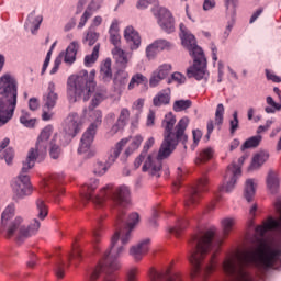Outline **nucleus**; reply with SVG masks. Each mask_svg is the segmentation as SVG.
Masks as SVG:
<instances>
[{
	"instance_id": "obj_13",
	"label": "nucleus",
	"mask_w": 281,
	"mask_h": 281,
	"mask_svg": "<svg viewBox=\"0 0 281 281\" xmlns=\"http://www.w3.org/2000/svg\"><path fill=\"white\" fill-rule=\"evenodd\" d=\"M100 125L98 123H92L83 133L79 147L78 154L85 155L87 159H91V157H95V150L91 146L93 144V139H95V133L98 132V127Z\"/></svg>"
},
{
	"instance_id": "obj_53",
	"label": "nucleus",
	"mask_w": 281,
	"mask_h": 281,
	"mask_svg": "<svg viewBox=\"0 0 281 281\" xmlns=\"http://www.w3.org/2000/svg\"><path fill=\"white\" fill-rule=\"evenodd\" d=\"M91 16H93V12L91 11V8L88 7L79 21V24H78L79 30H82V27L87 25V21H89Z\"/></svg>"
},
{
	"instance_id": "obj_48",
	"label": "nucleus",
	"mask_w": 281,
	"mask_h": 281,
	"mask_svg": "<svg viewBox=\"0 0 281 281\" xmlns=\"http://www.w3.org/2000/svg\"><path fill=\"white\" fill-rule=\"evenodd\" d=\"M154 71L157 72L162 80H166V78L170 76V71H172V66L170 64H162Z\"/></svg>"
},
{
	"instance_id": "obj_8",
	"label": "nucleus",
	"mask_w": 281,
	"mask_h": 281,
	"mask_svg": "<svg viewBox=\"0 0 281 281\" xmlns=\"http://www.w3.org/2000/svg\"><path fill=\"white\" fill-rule=\"evenodd\" d=\"M95 91V70L90 74L87 70H80L71 75L67 80V95L69 102H78L82 98L87 102L91 93Z\"/></svg>"
},
{
	"instance_id": "obj_51",
	"label": "nucleus",
	"mask_w": 281,
	"mask_h": 281,
	"mask_svg": "<svg viewBox=\"0 0 281 281\" xmlns=\"http://www.w3.org/2000/svg\"><path fill=\"white\" fill-rule=\"evenodd\" d=\"M154 45H156L158 52H164L172 47V43H170L168 40H156Z\"/></svg>"
},
{
	"instance_id": "obj_57",
	"label": "nucleus",
	"mask_w": 281,
	"mask_h": 281,
	"mask_svg": "<svg viewBox=\"0 0 281 281\" xmlns=\"http://www.w3.org/2000/svg\"><path fill=\"white\" fill-rule=\"evenodd\" d=\"M161 80H164L162 77L154 71L149 79V87L151 89H155V87H159V82H161Z\"/></svg>"
},
{
	"instance_id": "obj_24",
	"label": "nucleus",
	"mask_w": 281,
	"mask_h": 281,
	"mask_svg": "<svg viewBox=\"0 0 281 281\" xmlns=\"http://www.w3.org/2000/svg\"><path fill=\"white\" fill-rule=\"evenodd\" d=\"M112 55L121 69H126V67H128V61L133 58V53H126L124 49L120 48V46L112 49Z\"/></svg>"
},
{
	"instance_id": "obj_25",
	"label": "nucleus",
	"mask_w": 281,
	"mask_h": 281,
	"mask_svg": "<svg viewBox=\"0 0 281 281\" xmlns=\"http://www.w3.org/2000/svg\"><path fill=\"white\" fill-rule=\"evenodd\" d=\"M150 281H181V274H171L170 270H166L162 273L157 272L154 268L149 270Z\"/></svg>"
},
{
	"instance_id": "obj_31",
	"label": "nucleus",
	"mask_w": 281,
	"mask_h": 281,
	"mask_svg": "<svg viewBox=\"0 0 281 281\" xmlns=\"http://www.w3.org/2000/svg\"><path fill=\"white\" fill-rule=\"evenodd\" d=\"M26 25L27 23H31V33L32 34H36V32H38V30L41 29V24L43 23V15H37L36 16V11H32L26 20Z\"/></svg>"
},
{
	"instance_id": "obj_9",
	"label": "nucleus",
	"mask_w": 281,
	"mask_h": 281,
	"mask_svg": "<svg viewBox=\"0 0 281 281\" xmlns=\"http://www.w3.org/2000/svg\"><path fill=\"white\" fill-rule=\"evenodd\" d=\"M182 45L188 49L193 58V65L187 69V77L194 80H207L210 71H207V58L201 46L196 45V37L189 34L182 38Z\"/></svg>"
},
{
	"instance_id": "obj_35",
	"label": "nucleus",
	"mask_w": 281,
	"mask_h": 281,
	"mask_svg": "<svg viewBox=\"0 0 281 281\" xmlns=\"http://www.w3.org/2000/svg\"><path fill=\"white\" fill-rule=\"evenodd\" d=\"M100 77L104 82H110L113 78V70L111 69V59H105L104 63L101 65L100 69Z\"/></svg>"
},
{
	"instance_id": "obj_45",
	"label": "nucleus",
	"mask_w": 281,
	"mask_h": 281,
	"mask_svg": "<svg viewBox=\"0 0 281 281\" xmlns=\"http://www.w3.org/2000/svg\"><path fill=\"white\" fill-rule=\"evenodd\" d=\"M20 122L26 128H34V126H36V119H30V114L25 110H22V115L20 116Z\"/></svg>"
},
{
	"instance_id": "obj_16",
	"label": "nucleus",
	"mask_w": 281,
	"mask_h": 281,
	"mask_svg": "<svg viewBox=\"0 0 281 281\" xmlns=\"http://www.w3.org/2000/svg\"><path fill=\"white\" fill-rule=\"evenodd\" d=\"M151 12L162 32H166V34L175 32V16H172L170 10L164 7H154Z\"/></svg>"
},
{
	"instance_id": "obj_43",
	"label": "nucleus",
	"mask_w": 281,
	"mask_h": 281,
	"mask_svg": "<svg viewBox=\"0 0 281 281\" xmlns=\"http://www.w3.org/2000/svg\"><path fill=\"white\" fill-rule=\"evenodd\" d=\"M82 258H85V256L82 255V249L76 247V248H72V250L68 257V260L72 265H78V263L82 262Z\"/></svg>"
},
{
	"instance_id": "obj_6",
	"label": "nucleus",
	"mask_w": 281,
	"mask_h": 281,
	"mask_svg": "<svg viewBox=\"0 0 281 281\" xmlns=\"http://www.w3.org/2000/svg\"><path fill=\"white\" fill-rule=\"evenodd\" d=\"M19 102V85L10 75L0 78V128L5 126L16 111Z\"/></svg>"
},
{
	"instance_id": "obj_38",
	"label": "nucleus",
	"mask_w": 281,
	"mask_h": 281,
	"mask_svg": "<svg viewBox=\"0 0 281 281\" xmlns=\"http://www.w3.org/2000/svg\"><path fill=\"white\" fill-rule=\"evenodd\" d=\"M186 227H188V220L180 218L178 220L177 224L173 227L169 228V234H173L176 238H179V236H181V233L183 232V229H186Z\"/></svg>"
},
{
	"instance_id": "obj_41",
	"label": "nucleus",
	"mask_w": 281,
	"mask_h": 281,
	"mask_svg": "<svg viewBox=\"0 0 281 281\" xmlns=\"http://www.w3.org/2000/svg\"><path fill=\"white\" fill-rule=\"evenodd\" d=\"M99 56H100V44H97L93 47V50H92L91 55H87L85 57V66L86 67H91L95 63V60H98Z\"/></svg>"
},
{
	"instance_id": "obj_1",
	"label": "nucleus",
	"mask_w": 281,
	"mask_h": 281,
	"mask_svg": "<svg viewBox=\"0 0 281 281\" xmlns=\"http://www.w3.org/2000/svg\"><path fill=\"white\" fill-rule=\"evenodd\" d=\"M99 186L98 179H92L85 184L82 187L81 201L82 203L92 201L98 207H102L104 201H112L113 210L116 211L115 227L119 231L115 232L111 239V247H115L117 243H121V246H126L131 240V233L135 229V225L139 223V213L130 214L127 223L124 222V215L126 214L124 210L131 205V189L126 186L113 189L112 184H108L97 195H93Z\"/></svg>"
},
{
	"instance_id": "obj_33",
	"label": "nucleus",
	"mask_w": 281,
	"mask_h": 281,
	"mask_svg": "<svg viewBox=\"0 0 281 281\" xmlns=\"http://www.w3.org/2000/svg\"><path fill=\"white\" fill-rule=\"evenodd\" d=\"M214 157V148L206 147L202 149L199 156L195 158L196 166H201V164H207Z\"/></svg>"
},
{
	"instance_id": "obj_46",
	"label": "nucleus",
	"mask_w": 281,
	"mask_h": 281,
	"mask_svg": "<svg viewBox=\"0 0 281 281\" xmlns=\"http://www.w3.org/2000/svg\"><path fill=\"white\" fill-rule=\"evenodd\" d=\"M60 139V134H55L50 142V157L52 159H58L60 157V147L55 145V142Z\"/></svg>"
},
{
	"instance_id": "obj_29",
	"label": "nucleus",
	"mask_w": 281,
	"mask_h": 281,
	"mask_svg": "<svg viewBox=\"0 0 281 281\" xmlns=\"http://www.w3.org/2000/svg\"><path fill=\"white\" fill-rule=\"evenodd\" d=\"M130 256L133 257V259L136 262H139L144 256H147V254H151V256H155L156 251L155 250H149L148 247H131L128 249Z\"/></svg>"
},
{
	"instance_id": "obj_17",
	"label": "nucleus",
	"mask_w": 281,
	"mask_h": 281,
	"mask_svg": "<svg viewBox=\"0 0 281 281\" xmlns=\"http://www.w3.org/2000/svg\"><path fill=\"white\" fill-rule=\"evenodd\" d=\"M126 144H128V138H123L115 145L114 148L110 150V155L106 160L108 166L104 165V162H97L94 165V175H106V170H109L110 166H113V164H115V160L117 159V157H120V153H122V148H124Z\"/></svg>"
},
{
	"instance_id": "obj_64",
	"label": "nucleus",
	"mask_w": 281,
	"mask_h": 281,
	"mask_svg": "<svg viewBox=\"0 0 281 281\" xmlns=\"http://www.w3.org/2000/svg\"><path fill=\"white\" fill-rule=\"evenodd\" d=\"M266 77L268 78V80H271L272 82H281V77H278V75L273 74L269 69H266Z\"/></svg>"
},
{
	"instance_id": "obj_36",
	"label": "nucleus",
	"mask_w": 281,
	"mask_h": 281,
	"mask_svg": "<svg viewBox=\"0 0 281 281\" xmlns=\"http://www.w3.org/2000/svg\"><path fill=\"white\" fill-rule=\"evenodd\" d=\"M269 159V153L261 151L259 154H256L252 158V162L249 166V170H256L262 166L267 160Z\"/></svg>"
},
{
	"instance_id": "obj_28",
	"label": "nucleus",
	"mask_w": 281,
	"mask_h": 281,
	"mask_svg": "<svg viewBox=\"0 0 281 281\" xmlns=\"http://www.w3.org/2000/svg\"><path fill=\"white\" fill-rule=\"evenodd\" d=\"M109 34H110V43L114 45V47H119L122 36L120 35V23L117 20H113L110 29H109Z\"/></svg>"
},
{
	"instance_id": "obj_4",
	"label": "nucleus",
	"mask_w": 281,
	"mask_h": 281,
	"mask_svg": "<svg viewBox=\"0 0 281 281\" xmlns=\"http://www.w3.org/2000/svg\"><path fill=\"white\" fill-rule=\"evenodd\" d=\"M16 212V206L14 203L9 204L1 213L0 220V232H4L7 238H12L14 236L16 229H19L16 236V243L22 245L25 243L27 238H32L35 234L41 229V222L34 220L29 226H21L23 224V217L18 216L14 218V214ZM12 218H14L12 221Z\"/></svg>"
},
{
	"instance_id": "obj_49",
	"label": "nucleus",
	"mask_w": 281,
	"mask_h": 281,
	"mask_svg": "<svg viewBox=\"0 0 281 281\" xmlns=\"http://www.w3.org/2000/svg\"><path fill=\"white\" fill-rule=\"evenodd\" d=\"M224 115H225V106L223 105V103H220L217 104L216 111H215V124H217V126H222Z\"/></svg>"
},
{
	"instance_id": "obj_26",
	"label": "nucleus",
	"mask_w": 281,
	"mask_h": 281,
	"mask_svg": "<svg viewBox=\"0 0 281 281\" xmlns=\"http://www.w3.org/2000/svg\"><path fill=\"white\" fill-rule=\"evenodd\" d=\"M171 100L170 89L160 90L153 99V105L156 108L168 106Z\"/></svg>"
},
{
	"instance_id": "obj_59",
	"label": "nucleus",
	"mask_w": 281,
	"mask_h": 281,
	"mask_svg": "<svg viewBox=\"0 0 281 281\" xmlns=\"http://www.w3.org/2000/svg\"><path fill=\"white\" fill-rule=\"evenodd\" d=\"M116 80L121 85H126L128 82V72L126 70H120L116 75Z\"/></svg>"
},
{
	"instance_id": "obj_21",
	"label": "nucleus",
	"mask_w": 281,
	"mask_h": 281,
	"mask_svg": "<svg viewBox=\"0 0 281 281\" xmlns=\"http://www.w3.org/2000/svg\"><path fill=\"white\" fill-rule=\"evenodd\" d=\"M82 130V120L78 113H70L66 119V126L64 131L69 137H76Z\"/></svg>"
},
{
	"instance_id": "obj_27",
	"label": "nucleus",
	"mask_w": 281,
	"mask_h": 281,
	"mask_svg": "<svg viewBox=\"0 0 281 281\" xmlns=\"http://www.w3.org/2000/svg\"><path fill=\"white\" fill-rule=\"evenodd\" d=\"M78 49H80V44L78 42L70 43V45H68L66 48V53H64V63L67 65H74V63H76Z\"/></svg>"
},
{
	"instance_id": "obj_14",
	"label": "nucleus",
	"mask_w": 281,
	"mask_h": 281,
	"mask_svg": "<svg viewBox=\"0 0 281 281\" xmlns=\"http://www.w3.org/2000/svg\"><path fill=\"white\" fill-rule=\"evenodd\" d=\"M245 159H247V156H241L238 159V165L232 164L227 167L226 173L224 176V180L226 181V184L220 187L221 192H232L234 190V187L236 186V181L240 179V176L243 175V171L240 170V166L245 164Z\"/></svg>"
},
{
	"instance_id": "obj_32",
	"label": "nucleus",
	"mask_w": 281,
	"mask_h": 281,
	"mask_svg": "<svg viewBox=\"0 0 281 281\" xmlns=\"http://www.w3.org/2000/svg\"><path fill=\"white\" fill-rule=\"evenodd\" d=\"M130 117L131 112L128 111V109H122L116 124L112 127V133H117L120 128H124V126H126V124L128 123Z\"/></svg>"
},
{
	"instance_id": "obj_20",
	"label": "nucleus",
	"mask_w": 281,
	"mask_h": 281,
	"mask_svg": "<svg viewBox=\"0 0 281 281\" xmlns=\"http://www.w3.org/2000/svg\"><path fill=\"white\" fill-rule=\"evenodd\" d=\"M209 252L210 248L207 247H196L193 248V251H191L189 260L193 267V278L201 273V262L203 261V258L207 256Z\"/></svg>"
},
{
	"instance_id": "obj_54",
	"label": "nucleus",
	"mask_w": 281,
	"mask_h": 281,
	"mask_svg": "<svg viewBox=\"0 0 281 281\" xmlns=\"http://www.w3.org/2000/svg\"><path fill=\"white\" fill-rule=\"evenodd\" d=\"M172 82H178V85H183L186 82V76L181 72H173L171 78L167 80L168 85H172Z\"/></svg>"
},
{
	"instance_id": "obj_52",
	"label": "nucleus",
	"mask_w": 281,
	"mask_h": 281,
	"mask_svg": "<svg viewBox=\"0 0 281 281\" xmlns=\"http://www.w3.org/2000/svg\"><path fill=\"white\" fill-rule=\"evenodd\" d=\"M157 54H159V49L157 48L155 42H153L146 47V56L148 60H153Z\"/></svg>"
},
{
	"instance_id": "obj_50",
	"label": "nucleus",
	"mask_w": 281,
	"mask_h": 281,
	"mask_svg": "<svg viewBox=\"0 0 281 281\" xmlns=\"http://www.w3.org/2000/svg\"><path fill=\"white\" fill-rule=\"evenodd\" d=\"M239 124L240 122L238 121V111H235L233 113V119L229 121V133L231 135H234V133H236V131H238L239 128Z\"/></svg>"
},
{
	"instance_id": "obj_30",
	"label": "nucleus",
	"mask_w": 281,
	"mask_h": 281,
	"mask_svg": "<svg viewBox=\"0 0 281 281\" xmlns=\"http://www.w3.org/2000/svg\"><path fill=\"white\" fill-rule=\"evenodd\" d=\"M267 187L271 194H276L280 188V177L273 170H270L267 176Z\"/></svg>"
},
{
	"instance_id": "obj_5",
	"label": "nucleus",
	"mask_w": 281,
	"mask_h": 281,
	"mask_svg": "<svg viewBox=\"0 0 281 281\" xmlns=\"http://www.w3.org/2000/svg\"><path fill=\"white\" fill-rule=\"evenodd\" d=\"M235 225V217H224L221 220L222 233H218L216 226H210L204 232L192 235L189 243L192 247H223Z\"/></svg>"
},
{
	"instance_id": "obj_15",
	"label": "nucleus",
	"mask_w": 281,
	"mask_h": 281,
	"mask_svg": "<svg viewBox=\"0 0 281 281\" xmlns=\"http://www.w3.org/2000/svg\"><path fill=\"white\" fill-rule=\"evenodd\" d=\"M207 183L210 180L205 176L198 180L196 186L191 188L184 198V207L193 210L201 202L203 192H207Z\"/></svg>"
},
{
	"instance_id": "obj_18",
	"label": "nucleus",
	"mask_w": 281,
	"mask_h": 281,
	"mask_svg": "<svg viewBox=\"0 0 281 281\" xmlns=\"http://www.w3.org/2000/svg\"><path fill=\"white\" fill-rule=\"evenodd\" d=\"M106 91L102 90L101 92H97L91 100V104L85 110L86 115H89L90 120L93 124H102V111L95 110L97 106H100L104 100H106Z\"/></svg>"
},
{
	"instance_id": "obj_40",
	"label": "nucleus",
	"mask_w": 281,
	"mask_h": 281,
	"mask_svg": "<svg viewBox=\"0 0 281 281\" xmlns=\"http://www.w3.org/2000/svg\"><path fill=\"white\" fill-rule=\"evenodd\" d=\"M142 142H144V137L142 135L134 136L131 145L125 150L126 157H128L130 155H133V153H135V150H137V148L142 146Z\"/></svg>"
},
{
	"instance_id": "obj_62",
	"label": "nucleus",
	"mask_w": 281,
	"mask_h": 281,
	"mask_svg": "<svg viewBox=\"0 0 281 281\" xmlns=\"http://www.w3.org/2000/svg\"><path fill=\"white\" fill-rule=\"evenodd\" d=\"M137 273H138L137 268H131V269L127 271L125 281H137Z\"/></svg>"
},
{
	"instance_id": "obj_47",
	"label": "nucleus",
	"mask_w": 281,
	"mask_h": 281,
	"mask_svg": "<svg viewBox=\"0 0 281 281\" xmlns=\"http://www.w3.org/2000/svg\"><path fill=\"white\" fill-rule=\"evenodd\" d=\"M98 38H100V34L94 32L92 29H89L83 38V43H87L91 47L98 43Z\"/></svg>"
},
{
	"instance_id": "obj_12",
	"label": "nucleus",
	"mask_w": 281,
	"mask_h": 281,
	"mask_svg": "<svg viewBox=\"0 0 281 281\" xmlns=\"http://www.w3.org/2000/svg\"><path fill=\"white\" fill-rule=\"evenodd\" d=\"M32 168L34 167H29L26 158V160L23 162L20 175L12 183V189L16 199H25V196H31L32 192H34V189L32 188V182H30V176H27V172H30Z\"/></svg>"
},
{
	"instance_id": "obj_56",
	"label": "nucleus",
	"mask_w": 281,
	"mask_h": 281,
	"mask_svg": "<svg viewBox=\"0 0 281 281\" xmlns=\"http://www.w3.org/2000/svg\"><path fill=\"white\" fill-rule=\"evenodd\" d=\"M93 243L98 245L102 240V225L99 223L92 232Z\"/></svg>"
},
{
	"instance_id": "obj_37",
	"label": "nucleus",
	"mask_w": 281,
	"mask_h": 281,
	"mask_svg": "<svg viewBox=\"0 0 281 281\" xmlns=\"http://www.w3.org/2000/svg\"><path fill=\"white\" fill-rule=\"evenodd\" d=\"M146 82H148V78H146V76H144L142 72H137L131 78L127 89L128 91H133L135 87H139V85H145Z\"/></svg>"
},
{
	"instance_id": "obj_61",
	"label": "nucleus",
	"mask_w": 281,
	"mask_h": 281,
	"mask_svg": "<svg viewBox=\"0 0 281 281\" xmlns=\"http://www.w3.org/2000/svg\"><path fill=\"white\" fill-rule=\"evenodd\" d=\"M153 146H155V137H149L145 142L144 147H143V151L140 154L146 156L148 154V150H150V148H153Z\"/></svg>"
},
{
	"instance_id": "obj_63",
	"label": "nucleus",
	"mask_w": 281,
	"mask_h": 281,
	"mask_svg": "<svg viewBox=\"0 0 281 281\" xmlns=\"http://www.w3.org/2000/svg\"><path fill=\"white\" fill-rule=\"evenodd\" d=\"M192 135L194 146H199V142H201V137H203V132H201V130H193Z\"/></svg>"
},
{
	"instance_id": "obj_44",
	"label": "nucleus",
	"mask_w": 281,
	"mask_h": 281,
	"mask_svg": "<svg viewBox=\"0 0 281 281\" xmlns=\"http://www.w3.org/2000/svg\"><path fill=\"white\" fill-rule=\"evenodd\" d=\"M192 106L191 100H177L173 102V111L181 113V111H188Z\"/></svg>"
},
{
	"instance_id": "obj_60",
	"label": "nucleus",
	"mask_w": 281,
	"mask_h": 281,
	"mask_svg": "<svg viewBox=\"0 0 281 281\" xmlns=\"http://www.w3.org/2000/svg\"><path fill=\"white\" fill-rule=\"evenodd\" d=\"M63 56H65V53H60L58 55V57H56L55 61H54V67L50 70V75H54L58 71L61 63H63Z\"/></svg>"
},
{
	"instance_id": "obj_10",
	"label": "nucleus",
	"mask_w": 281,
	"mask_h": 281,
	"mask_svg": "<svg viewBox=\"0 0 281 281\" xmlns=\"http://www.w3.org/2000/svg\"><path fill=\"white\" fill-rule=\"evenodd\" d=\"M124 255L123 247H111L105 251L103 259L97 265V267L90 272L88 281H97L100 274L106 273L111 276L113 271H119L122 267L117 258Z\"/></svg>"
},
{
	"instance_id": "obj_23",
	"label": "nucleus",
	"mask_w": 281,
	"mask_h": 281,
	"mask_svg": "<svg viewBox=\"0 0 281 281\" xmlns=\"http://www.w3.org/2000/svg\"><path fill=\"white\" fill-rule=\"evenodd\" d=\"M124 38L126 43H128L131 52L139 49V46L142 45V36H139V32L135 31V27L127 26L124 30Z\"/></svg>"
},
{
	"instance_id": "obj_3",
	"label": "nucleus",
	"mask_w": 281,
	"mask_h": 281,
	"mask_svg": "<svg viewBox=\"0 0 281 281\" xmlns=\"http://www.w3.org/2000/svg\"><path fill=\"white\" fill-rule=\"evenodd\" d=\"M255 265L258 269H280L281 267V249L259 247L257 250H236L231 258L223 262V269L227 276H236L237 267H239V281H249L247 273L243 267Z\"/></svg>"
},
{
	"instance_id": "obj_39",
	"label": "nucleus",
	"mask_w": 281,
	"mask_h": 281,
	"mask_svg": "<svg viewBox=\"0 0 281 281\" xmlns=\"http://www.w3.org/2000/svg\"><path fill=\"white\" fill-rule=\"evenodd\" d=\"M36 210L40 221H45V217L47 216V214H49V210L47 209V204H45V201L43 199L36 200Z\"/></svg>"
},
{
	"instance_id": "obj_58",
	"label": "nucleus",
	"mask_w": 281,
	"mask_h": 281,
	"mask_svg": "<svg viewBox=\"0 0 281 281\" xmlns=\"http://www.w3.org/2000/svg\"><path fill=\"white\" fill-rule=\"evenodd\" d=\"M2 159L10 166L12 164V159H14V149L7 148L2 154Z\"/></svg>"
},
{
	"instance_id": "obj_2",
	"label": "nucleus",
	"mask_w": 281,
	"mask_h": 281,
	"mask_svg": "<svg viewBox=\"0 0 281 281\" xmlns=\"http://www.w3.org/2000/svg\"><path fill=\"white\" fill-rule=\"evenodd\" d=\"M177 117L172 115V113H168L162 120L161 126L164 128V142L160 146L157 160L153 161V157L148 156L147 160L143 165V172H149L151 177H161V160L170 157L175 148H177V144L182 142L186 144L188 142V135H186V130L188 128V124H190V120L188 117H182L178 124Z\"/></svg>"
},
{
	"instance_id": "obj_7",
	"label": "nucleus",
	"mask_w": 281,
	"mask_h": 281,
	"mask_svg": "<svg viewBox=\"0 0 281 281\" xmlns=\"http://www.w3.org/2000/svg\"><path fill=\"white\" fill-rule=\"evenodd\" d=\"M276 210L279 218L268 216L261 225L255 227V234H247L245 237V247H276V239L269 234L270 232H281V200L276 203Z\"/></svg>"
},
{
	"instance_id": "obj_19",
	"label": "nucleus",
	"mask_w": 281,
	"mask_h": 281,
	"mask_svg": "<svg viewBox=\"0 0 281 281\" xmlns=\"http://www.w3.org/2000/svg\"><path fill=\"white\" fill-rule=\"evenodd\" d=\"M63 179H65V175L54 173L45 181V187L48 189V192H52L55 203H58L60 201L59 196L65 194V189L57 187L58 183H63Z\"/></svg>"
},
{
	"instance_id": "obj_34",
	"label": "nucleus",
	"mask_w": 281,
	"mask_h": 281,
	"mask_svg": "<svg viewBox=\"0 0 281 281\" xmlns=\"http://www.w3.org/2000/svg\"><path fill=\"white\" fill-rule=\"evenodd\" d=\"M244 196L248 203L254 201V196H256V182L254 179L246 180L245 189H244Z\"/></svg>"
},
{
	"instance_id": "obj_22",
	"label": "nucleus",
	"mask_w": 281,
	"mask_h": 281,
	"mask_svg": "<svg viewBox=\"0 0 281 281\" xmlns=\"http://www.w3.org/2000/svg\"><path fill=\"white\" fill-rule=\"evenodd\" d=\"M44 109L52 111L58 102V93H56V83L54 81L48 82L47 90L43 97Z\"/></svg>"
},
{
	"instance_id": "obj_11",
	"label": "nucleus",
	"mask_w": 281,
	"mask_h": 281,
	"mask_svg": "<svg viewBox=\"0 0 281 281\" xmlns=\"http://www.w3.org/2000/svg\"><path fill=\"white\" fill-rule=\"evenodd\" d=\"M54 133V126L47 125L44 127L37 138L35 148H31L27 154V166L29 168H34L38 157H45L47 153V147L49 146V137Z\"/></svg>"
},
{
	"instance_id": "obj_55",
	"label": "nucleus",
	"mask_w": 281,
	"mask_h": 281,
	"mask_svg": "<svg viewBox=\"0 0 281 281\" xmlns=\"http://www.w3.org/2000/svg\"><path fill=\"white\" fill-rule=\"evenodd\" d=\"M67 267V263L65 261L60 260L56 263L55 267V276L57 278H65V268Z\"/></svg>"
},
{
	"instance_id": "obj_42",
	"label": "nucleus",
	"mask_w": 281,
	"mask_h": 281,
	"mask_svg": "<svg viewBox=\"0 0 281 281\" xmlns=\"http://www.w3.org/2000/svg\"><path fill=\"white\" fill-rule=\"evenodd\" d=\"M262 142V136L257 135V136H251L248 138L241 146V150H245L247 148H258L260 146V143Z\"/></svg>"
}]
</instances>
